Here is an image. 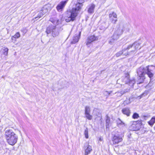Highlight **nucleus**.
Instances as JSON below:
<instances>
[{
  "label": "nucleus",
  "mask_w": 155,
  "mask_h": 155,
  "mask_svg": "<svg viewBox=\"0 0 155 155\" xmlns=\"http://www.w3.org/2000/svg\"><path fill=\"white\" fill-rule=\"evenodd\" d=\"M5 136L9 144L14 145L17 142L18 136L12 129H8L5 131Z\"/></svg>",
  "instance_id": "nucleus-4"
},
{
  "label": "nucleus",
  "mask_w": 155,
  "mask_h": 155,
  "mask_svg": "<svg viewBox=\"0 0 155 155\" xmlns=\"http://www.w3.org/2000/svg\"><path fill=\"white\" fill-rule=\"evenodd\" d=\"M48 6L47 5H45L42 8L41 10L38 12L37 16L33 18L35 21L38 20L39 18L42 17L48 11Z\"/></svg>",
  "instance_id": "nucleus-7"
},
{
  "label": "nucleus",
  "mask_w": 155,
  "mask_h": 155,
  "mask_svg": "<svg viewBox=\"0 0 155 155\" xmlns=\"http://www.w3.org/2000/svg\"><path fill=\"white\" fill-rule=\"evenodd\" d=\"M139 117V114L136 113H134L132 116L133 118L134 119H137Z\"/></svg>",
  "instance_id": "nucleus-25"
},
{
  "label": "nucleus",
  "mask_w": 155,
  "mask_h": 155,
  "mask_svg": "<svg viewBox=\"0 0 155 155\" xmlns=\"http://www.w3.org/2000/svg\"><path fill=\"white\" fill-rule=\"evenodd\" d=\"M124 91H121L120 92H117L115 93V94H117V97H120L122 95L124 94Z\"/></svg>",
  "instance_id": "nucleus-24"
},
{
  "label": "nucleus",
  "mask_w": 155,
  "mask_h": 155,
  "mask_svg": "<svg viewBox=\"0 0 155 155\" xmlns=\"http://www.w3.org/2000/svg\"><path fill=\"white\" fill-rule=\"evenodd\" d=\"M85 155H88V154H85Z\"/></svg>",
  "instance_id": "nucleus-35"
},
{
  "label": "nucleus",
  "mask_w": 155,
  "mask_h": 155,
  "mask_svg": "<svg viewBox=\"0 0 155 155\" xmlns=\"http://www.w3.org/2000/svg\"><path fill=\"white\" fill-rule=\"evenodd\" d=\"M122 113L127 116H130V112L129 108H124L122 110Z\"/></svg>",
  "instance_id": "nucleus-15"
},
{
  "label": "nucleus",
  "mask_w": 155,
  "mask_h": 155,
  "mask_svg": "<svg viewBox=\"0 0 155 155\" xmlns=\"http://www.w3.org/2000/svg\"><path fill=\"white\" fill-rule=\"evenodd\" d=\"M127 47L126 48H123L122 50V52H123L122 54L126 56L128 54V52L127 50L130 49H128Z\"/></svg>",
  "instance_id": "nucleus-20"
},
{
  "label": "nucleus",
  "mask_w": 155,
  "mask_h": 155,
  "mask_svg": "<svg viewBox=\"0 0 155 155\" xmlns=\"http://www.w3.org/2000/svg\"><path fill=\"white\" fill-rule=\"evenodd\" d=\"M123 52L122 51H120L117 52L115 54V56L117 57H119L120 56L121 54H122Z\"/></svg>",
  "instance_id": "nucleus-28"
},
{
  "label": "nucleus",
  "mask_w": 155,
  "mask_h": 155,
  "mask_svg": "<svg viewBox=\"0 0 155 155\" xmlns=\"http://www.w3.org/2000/svg\"><path fill=\"white\" fill-rule=\"evenodd\" d=\"M112 92V91H110V92H108L107 91H106L104 92V94L105 93H106L107 94H108V95H109Z\"/></svg>",
  "instance_id": "nucleus-31"
},
{
  "label": "nucleus",
  "mask_w": 155,
  "mask_h": 155,
  "mask_svg": "<svg viewBox=\"0 0 155 155\" xmlns=\"http://www.w3.org/2000/svg\"><path fill=\"white\" fill-rule=\"evenodd\" d=\"M110 122V117L108 116H107L106 119V124L105 126L106 128H109V124Z\"/></svg>",
  "instance_id": "nucleus-21"
},
{
  "label": "nucleus",
  "mask_w": 155,
  "mask_h": 155,
  "mask_svg": "<svg viewBox=\"0 0 155 155\" xmlns=\"http://www.w3.org/2000/svg\"><path fill=\"white\" fill-rule=\"evenodd\" d=\"M84 148L85 150V154L88 155L92 150L91 146L89 145L87 143L84 144Z\"/></svg>",
  "instance_id": "nucleus-12"
},
{
  "label": "nucleus",
  "mask_w": 155,
  "mask_h": 155,
  "mask_svg": "<svg viewBox=\"0 0 155 155\" xmlns=\"http://www.w3.org/2000/svg\"><path fill=\"white\" fill-rule=\"evenodd\" d=\"M154 130H155V126L154 127Z\"/></svg>",
  "instance_id": "nucleus-34"
},
{
  "label": "nucleus",
  "mask_w": 155,
  "mask_h": 155,
  "mask_svg": "<svg viewBox=\"0 0 155 155\" xmlns=\"http://www.w3.org/2000/svg\"><path fill=\"white\" fill-rule=\"evenodd\" d=\"M148 123L150 126H152L155 123V116L153 117Z\"/></svg>",
  "instance_id": "nucleus-18"
},
{
  "label": "nucleus",
  "mask_w": 155,
  "mask_h": 155,
  "mask_svg": "<svg viewBox=\"0 0 155 155\" xmlns=\"http://www.w3.org/2000/svg\"><path fill=\"white\" fill-rule=\"evenodd\" d=\"M98 38L97 36H96L94 35H92L88 37L85 42L86 45L88 47H90L94 41L98 40Z\"/></svg>",
  "instance_id": "nucleus-8"
},
{
  "label": "nucleus",
  "mask_w": 155,
  "mask_h": 155,
  "mask_svg": "<svg viewBox=\"0 0 155 155\" xmlns=\"http://www.w3.org/2000/svg\"><path fill=\"white\" fill-rule=\"evenodd\" d=\"M110 20H111L112 23L113 24H115L116 22L117 21V18H114L111 17H109Z\"/></svg>",
  "instance_id": "nucleus-26"
},
{
  "label": "nucleus",
  "mask_w": 155,
  "mask_h": 155,
  "mask_svg": "<svg viewBox=\"0 0 155 155\" xmlns=\"http://www.w3.org/2000/svg\"><path fill=\"white\" fill-rule=\"evenodd\" d=\"M85 0H77L78 3L76 5V7L73 8L71 11L67 12V17L65 21L67 22L71 21H73L75 19L78 14V11L80 10L83 6L82 3L84 2Z\"/></svg>",
  "instance_id": "nucleus-2"
},
{
  "label": "nucleus",
  "mask_w": 155,
  "mask_h": 155,
  "mask_svg": "<svg viewBox=\"0 0 155 155\" xmlns=\"http://www.w3.org/2000/svg\"><path fill=\"white\" fill-rule=\"evenodd\" d=\"M130 87H128V88H127L126 89H125L124 90H123V91H124V94H125V93H126L127 92H128L130 90Z\"/></svg>",
  "instance_id": "nucleus-29"
},
{
  "label": "nucleus",
  "mask_w": 155,
  "mask_h": 155,
  "mask_svg": "<svg viewBox=\"0 0 155 155\" xmlns=\"http://www.w3.org/2000/svg\"><path fill=\"white\" fill-rule=\"evenodd\" d=\"M112 141L113 144H118L119 143L121 142L122 139L121 137L118 134H114V133L112 134Z\"/></svg>",
  "instance_id": "nucleus-9"
},
{
  "label": "nucleus",
  "mask_w": 155,
  "mask_h": 155,
  "mask_svg": "<svg viewBox=\"0 0 155 155\" xmlns=\"http://www.w3.org/2000/svg\"><path fill=\"white\" fill-rule=\"evenodd\" d=\"M144 94H145V93L143 94H142L141 96H142V97H143V95H144Z\"/></svg>",
  "instance_id": "nucleus-33"
},
{
  "label": "nucleus",
  "mask_w": 155,
  "mask_h": 155,
  "mask_svg": "<svg viewBox=\"0 0 155 155\" xmlns=\"http://www.w3.org/2000/svg\"><path fill=\"white\" fill-rule=\"evenodd\" d=\"M129 78V74L127 73L125 74L124 77L122 78V79L123 81L125 82L126 84H129L130 87L133 86L135 83V81L134 79H130Z\"/></svg>",
  "instance_id": "nucleus-6"
},
{
  "label": "nucleus",
  "mask_w": 155,
  "mask_h": 155,
  "mask_svg": "<svg viewBox=\"0 0 155 155\" xmlns=\"http://www.w3.org/2000/svg\"><path fill=\"white\" fill-rule=\"evenodd\" d=\"M155 72V66L151 65L146 67L141 66L137 70V73L138 76V78L139 84L143 83L145 78V75L147 74L148 77L151 79L153 76Z\"/></svg>",
  "instance_id": "nucleus-1"
},
{
  "label": "nucleus",
  "mask_w": 155,
  "mask_h": 155,
  "mask_svg": "<svg viewBox=\"0 0 155 155\" xmlns=\"http://www.w3.org/2000/svg\"><path fill=\"white\" fill-rule=\"evenodd\" d=\"M117 125L119 127H123L125 126V124L124 122L121 120L120 118L117 120Z\"/></svg>",
  "instance_id": "nucleus-16"
},
{
  "label": "nucleus",
  "mask_w": 155,
  "mask_h": 155,
  "mask_svg": "<svg viewBox=\"0 0 155 155\" xmlns=\"http://www.w3.org/2000/svg\"><path fill=\"white\" fill-rule=\"evenodd\" d=\"M68 0L62 1L59 3L56 6V9L58 12H61L64 9L65 5L67 3Z\"/></svg>",
  "instance_id": "nucleus-10"
},
{
  "label": "nucleus",
  "mask_w": 155,
  "mask_h": 155,
  "mask_svg": "<svg viewBox=\"0 0 155 155\" xmlns=\"http://www.w3.org/2000/svg\"><path fill=\"white\" fill-rule=\"evenodd\" d=\"M51 22L54 25H49L47 27L46 32L47 35L51 34L53 37H55L58 36L60 31L61 27H59L58 25L59 24V20L56 19L54 21Z\"/></svg>",
  "instance_id": "nucleus-3"
},
{
  "label": "nucleus",
  "mask_w": 155,
  "mask_h": 155,
  "mask_svg": "<svg viewBox=\"0 0 155 155\" xmlns=\"http://www.w3.org/2000/svg\"><path fill=\"white\" fill-rule=\"evenodd\" d=\"M109 17L114 18H117V15L115 13L112 12V13L110 14Z\"/></svg>",
  "instance_id": "nucleus-22"
},
{
  "label": "nucleus",
  "mask_w": 155,
  "mask_h": 155,
  "mask_svg": "<svg viewBox=\"0 0 155 155\" xmlns=\"http://www.w3.org/2000/svg\"><path fill=\"white\" fill-rule=\"evenodd\" d=\"M91 109L89 106H86L85 108V117L89 120L92 119V116L90 114Z\"/></svg>",
  "instance_id": "nucleus-11"
},
{
  "label": "nucleus",
  "mask_w": 155,
  "mask_h": 155,
  "mask_svg": "<svg viewBox=\"0 0 155 155\" xmlns=\"http://www.w3.org/2000/svg\"><path fill=\"white\" fill-rule=\"evenodd\" d=\"M123 31V28L120 27L114 32L112 37L111 38L109 41V43L112 44L115 41L118 39L122 34Z\"/></svg>",
  "instance_id": "nucleus-5"
},
{
  "label": "nucleus",
  "mask_w": 155,
  "mask_h": 155,
  "mask_svg": "<svg viewBox=\"0 0 155 155\" xmlns=\"http://www.w3.org/2000/svg\"><path fill=\"white\" fill-rule=\"evenodd\" d=\"M99 140H100V141H102V139H101V138H99Z\"/></svg>",
  "instance_id": "nucleus-32"
},
{
  "label": "nucleus",
  "mask_w": 155,
  "mask_h": 155,
  "mask_svg": "<svg viewBox=\"0 0 155 155\" xmlns=\"http://www.w3.org/2000/svg\"><path fill=\"white\" fill-rule=\"evenodd\" d=\"M14 36L16 39L19 38L20 37V34L19 32H17Z\"/></svg>",
  "instance_id": "nucleus-27"
},
{
  "label": "nucleus",
  "mask_w": 155,
  "mask_h": 155,
  "mask_svg": "<svg viewBox=\"0 0 155 155\" xmlns=\"http://www.w3.org/2000/svg\"><path fill=\"white\" fill-rule=\"evenodd\" d=\"M16 38L15 37L13 36H12V41H16Z\"/></svg>",
  "instance_id": "nucleus-30"
},
{
  "label": "nucleus",
  "mask_w": 155,
  "mask_h": 155,
  "mask_svg": "<svg viewBox=\"0 0 155 155\" xmlns=\"http://www.w3.org/2000/svg\"><path fill=\"white\" fill-rule=\"evenodd\" d=\"M79 37L78 36H74L73 37V40L71 42L72 44H75L78 42L79 40Z\"/></svg>",
  "instance_id": "nucleus-19"
},
{
  "label": "nucleus",
  "mask_w": 155,
  "mask_h": 155,
  "mask_svg": "<svg viewBox=\"0 0 155 155\" xmlns=\"http://www.w3.org/2000/svg\"><path fill=\"white\" fill-rule=\"evenodd\" d=\"M95 6V5L94 4H92L89 5L87 10L88 13L90 14L93 13L94 12V9Z\"/></svg>",
  "instance_id": "nucleus-14"
},
{
  "label": "nucleus",
  "mask_w": 155,
  "mask_h": 155,
  "mask_svg": "<svg viewBox=\"0 0 155 155\" xmlns=\"http://www.w3.org/2000/svg\"><path fill=\"white\" fill-rule=\"evenodd\" d=\"M140 45V43L139 42H135L132 44L129 45L127 48L130 49L133 47H134L135 50H137L138 49Z\"/></svg>",
  "instance_id": "nucleus-13"
},
{
  "label": "nucleus",
  "mask_w": 155,
  "mask_h": 155,
  "mask_svg": "<svg viewBox=\"0 0 155 155\" xmlns=\"http://www.w3.org/2000/svg\"><path fill=\"white\" fill-rule=\"evenodd\" d=\"M88 128H86L84 132V134L85 138L87 139L88 138Z\"/></svg>",
  "instance_id": "nucleus-23"
},
{
  "label": "nucleus",
  "mask_w": 155,
  "mask_h": 155,
  "mask_svg": "<svg viewBox=\"0 0 155 155\" xmlns=\"http://www.w3.org/2000/svg\"><path fill=\"white\" fill-rule=\"evenodd\" d=\"M8 49L7 48H2L1 51H0V55L2 53H3L4 55L7 56L8 54Z\"/></svg>",
  "instance_id": "nucleus-17"
}]
</instances>
